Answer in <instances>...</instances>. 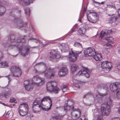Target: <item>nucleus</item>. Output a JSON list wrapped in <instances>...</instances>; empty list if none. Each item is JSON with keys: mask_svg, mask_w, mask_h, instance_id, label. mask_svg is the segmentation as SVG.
I'll use <instances>...</instances> for the list:
<instances>
[{"mask_svg": "<svg viewBox=\"0 0 120 120\" xmlns=\"http://www.w3.org/2000/svg\"><path fill=\"white\" fill-rule=\"evenodd\" d=\"M39 65L42 68L41 70L38 72V74H44L46 78L50 79L55 76L56 71L54 68H52L49 67H46V64L43 63H40L37 64L35 65Z\"/></svg>", "mask_w": 120, "mask_h": 120, "instance_id": "1", "label": "nucleus"}, {"mask_svg": "<svg viewBox=\"0 0 120 120\" xmlns=\"http://www.w3.org/2000/svg\"><path fill=\"white\" fill-rule=\"evenodd\" d=\"M112 101L109 97L107 102L101 105V111L102 115L105 116L109 115L111 111L110 107L112 106Z\"/></svg>", "mask_w": 120, "mask_h": 120, "instance_id": "2", "label": "nucleus"}, {"mask_svg": "<svg viewBox=\"0 0 120 120\" xmlns=\"http://www.w3.org/2000/svg\"><path fill=\"white\" fill-rule=\"evenodd\" d=\"M84 53L86 56H91L96 61L101 60L102 59L101 54H96L94 49L93 48L89 47L86 49L84 51Z\"/></svg>", "mask_w": 120, "mask_h": 120, "instance_id": "3", "label": "nucleus"}, {"mask_svg": "<svg viewBox=\"0 0 120 120\" xmlns=\"http://www.w3.org/2000/svg\"><path fill=\"white\" fill-rule=\"evenodd\" d=\"M28 110V106L27 104H21L19 106V112L20 115L23 116L27 114Z\"/></svg>", "mask_w": 120, "mask_h": 120, "instance_id": "4", "label": "nucleus"}, {"mask_svg": "<svg viewBox=\"0 0 120 120\" xmlns=\"http://www.w3.org/2000/svg\"><path fill=\"white\" fill-rule=\"evenodd\" d=\"M11 71L14 76L18 77L20 76L22 74L21 70L18 67L12 66L11 67Z\"/></svg>", "mask_w": 120, "mask_h": 120, "instance_id": "5", "label": "nucleus"}, {"mask_svg": "<svg viewBox=\"0 0 120 120\" xmlns=\"http://www.w3.org/2000/svg\"><path fill=\"white\" fill-rule=\"evenodd\" d=\"M33 83L37 86H41L45 83V80L43 78H40L38 75L34 76L32 79Z\"/></svg>", "mask_w": 120, "mask_h": 120, "instance_id": "6", "label": "nucleus"}, {"mask_svg": "<svg viewBox=\"0 0 120 120\" xmlns=\"http://www.w3.org/2000/svg\"><path fill=\"white\" fill-rule=\"evenodd\" d=\"M81 53V51L78 52L77 51L74 52L72 51L69 53V60L72 62H75L76 60L77 57Z\"/></svg>", "mask_w": 120, "mask_h": 120, "instance_id": "7", "label": "nucleus"}, {"mask_svg": "<svg viewBox=\"0 0 120 120\" xmlns=\"http://www.w3.org/2000/svg\"><path fill=\"white\" fill-rule=\"evenodd\" d=\"M90 15L88 16V15H87V16L88 20L90 22L94 23L97 22L98 20V17L97 16V14L95 13L90 12Z\"/></svg>", "mask_w": 120, "mask_h": 120, "instance_id": "8", "label": "nucleus"}, {"mask_svg": "<svg viewBox=\"0 0 120 120\" xmlns=\"http://www.w3.org/2000/svg\"><path fill=\"white\" fill-rule=\"evenodd\" d=\"M19 52H21L23 56L27 55L30 52V48L26 45H22L19 49Z\"/></svg>", "mask_w": 120, "mask_h": 120, "instance_id": "9", "label": "nucleus"}, {"mask_svg": "<svg viewBox=\"0 0 120 120\" xmlns=\"http://www.w3.org/2000/svg\"><path fill=\"white\" fill-rule=\"evenodd\" d=\"M50 59L51 60L58 59L60 57V55L59 52L57 50H53L50 52Z\"/></svg>", "mask_w": 120, "mask_h": 120, "instance_id": "10", "label": "nucleus"}, {"mask_svg": "<svg viewBox=\"0 0 120 120\" xmlns=\"http://www.w3.org/2000/svg\"><path fill=\"white\" fill-rule=\"evenodd\" d=\"M44 105L41 103L40 105H37L34 106V107H32V108L34 112L35 113H38L41 110L45 111L49 110V109L47 108L46 109L44 108Z\"/></svg>", "mask_w": 120, "mask_h": 120, "instance_id": "11", "label": "nucleus"}, {"mask_svg": "<svg viewBox=\"0 0 120 120\" xmlns=\"http://www.w3.org/2000/svg\"><path fill=\"white\" fill-rule=\"evenodd\" d=\"M33 83L31 82L29 80H26L24 82V85L26 90L28 91L32 90L34 88Z\"/></svg>", "mask_w": 120, "mask_h": 120, "instance_id": "12", "label": "nucleus"}, {"mask_svg": "<svg viewBox=\"0 0 120 120\" xmlns=\"http://www.w3.org/2000/svg\"><path fill=\"white\" fill-rule=\"evenodd\" d=\"M101 66L103 69L105 70H107L108 72L109 71L112 67V64L111 62H108L107 61L101 62Z\"/></svg>", "mask_w": 120, "mask_h": 120, "instance_id": "13", "label": "nucleus"}, {"mask_svg": "<svg viewBox=\"0 0 120 120\" xmlns=\"http://www.w3.org/2000/svg\"><path fill=\"white\" fill-rule=\"evenodd\" d=\"M74 103V101L72 99H69L67 101L65 102L64 107H62L64 110L67 111L70 110L71 108V106L73 105Z\"/></svg>", "mask_w": 120, "mask_h": 120, "instance_id": "14", "label": "nucleus"}, {"mask_svg": "<svg viewBox=\"0 0 120 120\" xmlns=\"http://www.w3.org/2000/svg\"><path fill=\"white\" fill-rule=\"evenodd\" d=\"M57 85L56 82L55 81H51L48 82L47 83V89L49 91L51 92L53 90L54 87Z\"/></svg>", "mask_w": 120, "mask_h": 120, "instance_id": "15", "label": "nucleus"}, {"mask_svg": "<svg viewBox=\"0 0 120 120\" xmlns=\"http://www.w3.org/2000/svg\"><path fill=\"white\" fill-rule=\"evenodd\" d=\"M109 87L111 91H116L120 88V83L118 82L111 83L109 85Z\"/></svg>", "mask_w": 120, "mask_h": 120, "instance_id": "16", "label": "nucleus"}, {"mask_svg": "<svg viewBox=\"0 0 120 120\" xmlns=\"http://www.w3.org/2000/svg\"><path fill=\"white\" fill-rule=\"evenodd\" d=\"M89 71L87 68L83 67V69L81 70L76 75L77 76L82 75L87 78H88L89 77V75L88 72Z\"/></svg>", "mask_w": 120, "mask_h": 120, "instance_id": "17", "label": "nucleus"}, {"mask_svg": "<svg viewBox=\"0 0 120 120\" xmlns=\"http://www.w3.org/2000/svg\"><path fill=\"white\" fill-rule=\"evenodd\" d=\"M68 73V70L66 67H62L59 72L58 74L60 77H62L65 76Z\"/></svg>", "mask_w": 120, "mask_h": 120, "instance_id": "18", "label": "nucleus"}, {"mask_svg": "<svg viewBox=\"0 0 120 120\" xmlns=\"http://www.w3.org/2000/svg\"><path fill=\"white\" fill-rule=\"evenodd\" d=\"M11 92V90L10 89L7 88L6 89V92L4 94L1 95L0 97L1 98L5 97L8 98L10 96Z\"/></svg>", "mask_w": 120, "mask_h": 120, "instance_id": "19", "label": "nucleus"}, {"mask_svg": "<svg viewBox=\"0 0 120 120\" xmlns=\"http://www.w3.org/2000/svg\"><path fill=\"white\" fill-rule=\"evenodd\" d=\"M72 117L75 119H77L79 118L81 114V112L79 111H73L71 113Z\"/></svg>", "mask_w": 120, "mask_h": 120, "instance_id": "20", "label": "nucleus"}, {"mask_svg": "<svg viewBox=\"0 0 120 120\" xmlns=\"http://www.w3.org/2000/svg\"><path fill=\"white\" fill-rule=\"evenodd\" d=\"M49 101V107L47 108L48 109H49V110H50V109L51 106L52 105V102L51 98L49 97L45 96L41 100V103L43 101Z\"/></svg>", "mask_w": 120, "mask_h": 120, "instance_id": "21", "label": "nucleus"}, {"mask_svg": "<svg viewBox=\"0 0 120 120\" xmlns=\"http://www.w3.org/2000/svg\"><path fill=\"white\" fill-rule=\"evenodd\" d=\"M62 49H61V51H62L63 52H67L68 51L69 47L67 44H62Z\"/></svg>", "mask_w": 120, "mask_h": 120, "instance_id": "22", "label": "nucleus"}, {"mask_svg": "<svg viewBox=\"0 0 120 120\" xmlns=\"http://www.w3.org/2000/svg\"><path fill=\"white\" fill-rule=\"evenodd\" d=\"M78 66L76 64H73L71 65L70 70L72 73L75 72L78 69Z\"/></svg>", "mask_w": 120, "mask_h": 120, "instance_id": "23", "label": "nucleus"}, {"mask_svg": "<svg viewBox=\"0 0 120 120\" xmlns=\"http://www.w3.org/2000/svg\"><path fill=\"white\" fill-rule=\"evenodd\" d=\"M105 39L109 43L108 44H106V46H109L111 47V44L113 41V38L112 37H109L107 38H105Z\"/></svg>", "mask_w": 120, "mask_h": 120, "instance_id": "24", "label": "nucleus"}, {"mask_svg": "<svg viewBox=\"0 0 120 120\" xmlns=\"http://www.w3.org/2000/svg\"><path fill=\"white\" fill-rule=\"evenodd\" d=\"M73 45L75 47L79 48H80V50L77 51H78V52L81 51V53L82 50V44L79 42H75L74 44Z\"/></svg>", "mask_w": 120, "mask_h": 120, "instance_id": "25", "label": "nucleus"}, {"mask_svg": "<svg viewBox=\"0 0 120 120\" xmlns=\"http://www.w3.org/2000/svg\"><path fill=\"white\" fill-rule=\"evenodd\" d=\"M17 21L18 26L19 27H20L21 28L25 26L24 24L21 19L19 18L18 19H17L15 20V21Z\"/></svg>", "mask_w": 120, "mask_h": 120, "instance_id": "26", "label": "nucleus"}, {"mask_svg": "<svg viewBox=\"0 0 120 120\" xmlns=\"http://www.w3.org/2000/svg\"><path fill=\"white\" fill-rule=\"evenodd\" d=\"M8 66V64L6 61L1 62L0 63V68H5Z\"/></svg>", "mask_w": 120, "mask_h": 120, "instance_id": "27", "label": "nucleus"}, {"mask_svg": "<svg viewBox=\"0 0 120 120\" xmlns=\"http://www.w3.org/2000/svg\"><path fill=\"white\" fill-rule=\"evenodd\" d=\"M107 34L105 33V31L102 30L100 34V36L99 38V40H101L105 36H107Z\"/></svg>", "mask_w": 120, "mask_h": 120, "instance_id": "28", "label": "nucleus"}, {"mask_svg": "<svg viewBox=\"0 0 120 120\" xmlns=\"http://www.w3.org/2000/svg\"><path fill=\"white\" fill-rule=\"evenodd\" d=\"M40 101V99L39 98L36 99L33 103L32 107H34V106L37 105H39Z\"/></svg>", "mask_w": 120, "mask_h": 120, "instance_id": "29", "label": "nucleus"}, {"mask_svg": "<svg viewBox=\"0 0 120 120\" xmlns=\"http://www.w3.org/2000/svg\"><path fill=\"white\" fill-rule=\"evenodd\" d=\"M60 89L56 86H55L53 89V90L51 92H53L55 94H58L60 91Z\"/></svg>", "mask_w": 120, "mask_h": 120, "instance_id": "30", "label": "nucleus"}, {"mask_svg": "<svg viewBox=\"0 0 120 120\" xmlns=\"http://www.w3.org/2000/svg\"><path fill=\"white\" fill-rule=\"evenodd\" d=\"M86 30L83 28H80L78 31V32L81 34H84L85 33Z\"/></svg>", "mask_w": 120, "mask_h": 120, "instance_id": "31", "label": "nucleus"}, {"mask_svg": "<svg viewBox=\"0 0 120 120\" xmlns=\"http://www.w3.org/2000/svg\"><path fill=\"white\" fill-rule=\"evenodd\" d=\"M2 8L4 10L3 11L4 12H1V13L0 12V16H1L3 15L4 14L6 11L5 8L0 5V10L1 11H2L1 9Z\"/></svg>", "mask_w": 120, "mask_h": 120, "instance_id": "32", "label": "nucleus"}, {"mask_svg": "<svg viewBox=\"0 0 120 120\" xmlns=\"http://www.w3.org/2000/svg\"><path fill=\"white\" fill-rule=\"evenodd\" d=\"M34 0H24L25 4L27 5H29L31 3H32Z\"/></svg>", "mask_w": 120, "mask_h": 120, "instance_id": "33", "label": "nucleus"}, {"mask_svg": "<svg viewBox=\"0 0 120 120\" xmlns=\"http://www.w3.org/2000/svg\"><path fill=\"white\" fill-rule=\"evenodd\" d=\"M30 9L27 8L26 10H25V13L27 15H28L29 16L30 14Z\"/></svg>", "mask_w": 120, "mask_h": 120, "instance_id": "34", "label": "nucleus"}, {"mask_svg": "<svg viewBox=\"0 0 120 120\" xmlns=\"http://www.w3.org/2000/svg\"><path fill=\"white\" fill-rule=\"evenodd\" d=\"M16 42L17 43L20 42L24 43L25 42V40L24 38H22L21 40L20 39H18L17 40Z\"/></svg>", "mask_w": 120, "mask_h": 120, "instance_id": "35", "label": "nucleus"}, {"mask_svg": "<svg viewBox=\"0 0 120 120\" xmlns=\"http://www.w3.org/2000/svg\"><path fill=\"white\" fill-rule=\"evenodd\" d=\"M116 97L118 99H120V90L117 92Z\"/></svg>", "mask_w": 120, "mask_h": 120, "instance_id": "36", "label": "nucleus"}, {"mask_svg": "<svg viewBox=\"0 0 120 120\" xmlns=\"http://www.w3.org/2000/svg\"><path fill=\"white\" fill-rule=\"evenodd\" d=\"M105 33L107 34V36L108 34H111L112 32V30H105Z\"/></svg>", "mask_w": 120, "mask_h": 120, "instance_id": "37", "label": "nucleus"}, {"mask_svg": "<svg viewBox=\"0 0 120 120\" xmlns=\"http://www.w3.org/2000/svg\"><path fill=\"white\" fill-rule=\"evenodd\" d=\"M114 14L111 15L109 14L108 15L109 16H111V19L110 20H109V22H111L112 21L113 19H114Z\"/></svg>", "mask_w": 120, "mask_h": 120, "instance_id": "38", "label": "nucleus"}, {"mask_svg": "<svg viewBox=\"0 0 120 120\" xmlns=\"http://www.w3.org/2000/svg\"><path fill=\"white\" fill-rule=\"evenodd\" d=\"M32 40L33 41H34V42L37 43L38 42H40L38 40H37L36 39H34V38H30L29 39V40Z\"/></svg>", "mask_w": 120, "mask_h": 120, "instance_id": "39", "label": "nucleus"}, {"mask_svg": "<svg viewBox=\"0 0 120 120\" xmlns=\"http://www.w3.org/2000/svg\"><path fill=\"white\" fill-rule=\"evenodd\" d=\"M75 28H73L69 31L68 34H70L75 31Z\"/></svg>", "mask_w": 120, "mask_h": 120, "instance_id": "40", "label": "nucleus"}, {"mask_svg": "<svg viewBox=\"0 0 120 120\" xmlns=\"http://www.w3.org/2000/svg\"><path fill=\"white\" fill-rule=\"evenodd\" d=\"M98 95H99L100 96H101L103 97L104 96H105L106 95V94H102V93H101V94H97L96 95V97H95L96 98H97V96Z\"/></svg>", "mask_w": 120, "mask_h": 120, "instance_id": "41", "label": "nucleus"}, {"mask_svg": "<svg viewBox=\"0 0 120 120\" xmlns=\"http://www.w3.org/2000/svg\"><path fill=\"white\" fill-rule=\"evenodd\" d=\"M10 41L11 42H13V40L15 38V36L13 35H11L10 36Z\"/></svg>", "mask_w": 120, "mask_h": 120, "instance_id": "42", "label": "nucleus"}, {"mask_svg": "<svg viewBox=\"0 0 120 120\" xmlns=\"http://www.w3.org/2000/svg\"><path fill=\"white\" fill-rule=\"evenodd\" d=\"M116 67L118 70L120 71V63H117Z\"/></svg>", "mask_w": 120, "mask_h": 120, "instance_id": "43", "label": "nucleus"}, {"mask_svg": "<svg viewBox=\"0 0 120 120\" xmlns=\"http://www.w3.org/2000/svg\"><path fill=\"white\" fill-rule=\"evenodd\" d=\"M98 120H103L102 116L101 115H100L98 116Z\"/></svg>", "mask_w": 120, "mask_h": 120, "instance_id": "44", "label": "nucleus"}, {"mask_svg": "<svg viewBox=\"0 0 120 120\" xmlns=\"http://www.w3.org/2000/svg\"><path fill=\"white\" fill-rule=\"evenodd\" d=\"M6 77L8 78V79L9 80H10L9 81H8L9 82L11 81V79L12 78V76L11 75H9L8 76H7Z\"/></svg>", "mask_w": 120, "mask_h": 120, "instance_id": "45", "label": "nucleus"}, {"mask_svg": "<svg viewBox=\"0 0 120 120\" xmlns=\"http://www.w3.org/2000/svg\"><path fill=\"white\" fill-rule=\"evenodd\" d=\"M15 99L14 98H13L10 99V102H15Z\"/></svg>", "mask_w": 120, "mask_h": 120, "instance_id": "46", "label": "nucleus"}, {"mask_svg": "<svg viewBox=\"0 0 120 120\" xmlns=\"http://www.w3.org/2000/svg\"><path fill=\"white\" fill-rule=\"evenodd\" d=\"M9 113L8 112L6 114L5 117L8 118L9 117Z\"/></svg>", "mask_w": 120, "mask_h": 120, "instance_id": "47", "label": "nucleus"}, {"mask_svg": "<svg viewBox=\"0 0 120 120\" xmlns=\"http://www.w3.org/2000/svg\"><path fill=\"white\" fill-rule=\"evenodd\" d=\"M56 117L55 116L52 117L50 120H56Z\"/></svg>", "mask_w": 120, "mask_h": 120, "instance_id": "48", "label": "nucleus"}, {"mask_svg": "<svg viewBox=\"0 0 120 120\" xmlns=\"http://www.w3.org/2000/svg\"><path fill=\"white\" fill-rule=\"evenodd\" d=\"M62 89H65V90H66V86L65 85H64L62 87Z\"/></svg>", "mask_w": 120, "mask_h": 120, "instance_id": "49", "label": "nucleus"}, {"mask_svg": "<svg viewBox=\"0 0 120 120\" xmlns=\"http://www.w3.org/2000/svg\"><path fill=\"white\" fill-rule=\"evenodd\" d=\"M56 120H61V118L60 117L58 116H56Z\"/></svg>", "mask_w": 120, "mask_h": 120, "instance_id": "50", "label": "nucleus"}, {"mask_svg": "<svg viewBox=\"0 0 120 120\" xmlns=\"http://www.w3.org/2000/svg\"><path fill=\"white\" fill-rule=\"evenodd\" d=\"M89 96V94H87L85 95L84 96V98H85L88 97Z\"/></svg>", "mask_w": 120, "mask_h": 120, "instance_id": "51", "label": "nucleus"}, {"mask_svg": "<svg viewBox=\"0 0 120 120\" xmlns=\"http://www.w3.org/2000/svg\"><path fill=\"white\" fill-rule=\"evenodd\" d=\"M96 3H97L98 4H104V2H102L101 3H99L98 2H97Z\"/></svg>", "mask_w": 120, "mask_h": 120, "instance_id": "52", "label": "nucleus"}, {"mask_svg": "<svg viewBox=\"0 0 120 120\" xmlns=\"http://www.w3.org/2000/svg\"><path fill=\"white\" fill-rule=\"evenodd\" d=\"M15 11L16 13H18V12L20 13L21 12V11L20 10H16Z\"/></svg>", "mask_w": 120, "mask_h": 120, "instance_id": "53", "label": "nucleus"}, {"mask_svg": "<svg viewBox=\"0 0 120 120\" xmlns=\"http://www.w3.org/2000/svg\"><path fill=\"white\" fill-rule=\"evenodd\" d=\"M83 118H84V119L83 120H88L87 118H85L84 117V116H83Z\"/></svg>", "mask_w": 120, "mask_h": 120, "instance_id": "54", "label": "nucleus"}, {"mask_svg": "<svg viewBox=\"0 0 120 120\" xmlns=\"http://www.w3.org/2000/svg\"><path fill=\"white\" fill-rule=\"evenodd\" d=\"M73 82H73V84H76L77 83L76 82H74V81H75V80L74 79H73Z\"/></svg>", "mask_w": 120, "mask_h": 120, "instance_id": "55", "label": "nucleus"}, {"mask_svg": "<svg viewBox=\"0 0 120 120\" xmlns=\"http://www.w3.org/2000/svg\"><path fill=\"white\" fill-rule=\"evenodd\" d=\"M114 19H115V20L116 21L117 19V17L114 16Z\"/></svg>", "mask_w": 120, "mask_h": 120, "instance_id": "56", "label": "nucleus"}, {"mask_svg": "<svg viewBox=\"0 0 120 120\" xmlns=\"http://www.w3.org/2000/svg\"><path fill=\"white\" fill-rule=\"evenodd\" d=\"M1 104L3 105H4V106H7V105H6V104H5V103H1Z\"/></svg>", "mask_w": 120, "mask_h": 120, "instance_id": "57", "label": "nucleus"}, {"mask_svg": "<svg viewBox=\"0 0 120 120\" xmlns=\"http://www.w3.org/2000/svg\"><path fill=\"white\" fill-rule=\"evenodd\" d=\"M118 112L119 113H120V107L118 109Z\"/></svg>", "mask_w": 120, "mask_h": 120, "instance_id": "58", "label": "nucleus"}, {"mask_svg": "<svg viewBox=\"0 0 120 120\" xmlns=\"http://www.w3.org/2000/svg\"><path fill=\"white\" fill-rule=\"evenodd\" d=\"M86 8H84V11L85 12L86 11Z\"/></svg>", "mask_w": 120, "mask_h": 120, "instance_id": "59", "label": "nucleus"}, {"mask_svg": "<svg viewBox=\"0 0 120 120\" xmlns=\"http://www.w3.org/2000/svg\"><path fill=\"white\" fill-rule=\"evenodd\" d=\"M63 91L64 92L66 90H65V89H62Z\"/></svg>", "mask_w": 120, "mask_h": 120, "instance_id": "60", "label": "nucleus"}, {"mask_svg": "<svg viewBox=\"0 0 120 120\" xmlns=\"http://www.w3.org/2000/svg\"><path fill=\"white\" fill-rule=\"evenodd\" d=\"M118 51L119 53L120 54V48L119 49H118Z\"/></svg>", "mask_w": 120, "mask_h": 120, "instance_id": "61", "label": "nucleus"}, {"mask_svg": "<svg viewBox=\"0 0 120 120\" xmlns=\"http://www.w3.org/2000/svg\"><path fill=\"white\" fill-rule=\"evenodd\" d=\"M118 16L120 18V14L119 13V12H118Z\"/></svg>", "mask_w": 120, "mask_h": 120, "instance_id": "62", "label": "nucleus"}, {"mask_svg": "<svg viewBox=\"0 0 120 120\" xmlns=\"http://www.w3.org/2000/svg\"><path fill=\"white\" fill-rule=\"evenodd\" d=\"M79 21H80V22H81V20L80 19H79Z\"/></svg>", "mask_w": 120, "mask_h": 120, "instance_id": "63", "label": "nucleus"}, {"mask_svg": "<svg viewBox=\"0 0 120 120\" xmlns=\"http://www.w3.org/2000/svg\"><path fill=\"white\" fill-rule=\"evenodd\" d=\"M15 45L16 46H18V45L17 44H15Z\"/></svg>", "mask_w": 120, "mask_h": 120, "instance_id": "64", "label": "nucleus"}]
</instances>
